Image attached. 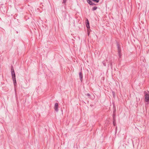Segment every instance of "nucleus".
Returning a JSON list of instances; mask_svg holds the SVG:
<instances>
[{"label": "nucleus", "instance_id": "3", "mask_svg": "<svg viewBox=\"0 0 149 149\" xmlns=\"http://www.w3.org/2000/svg\"><path fill=\"white\" fill-rule=\"evenodd\" d=\"M58 104L57 103H56L55 104L54 109L55 111L57 112L58 111Z\"/></svg>", "mask_w": 149, "mask_h": 149}, {"label": "nucleus", "instance_id": "18", "mask_svg": "<svg viewBox=\"0 0 149 149\" xmlns=\"http://www.w3.org/2000/svg\"><path fill=\"white\" fill-rule=\"evenodd\" d=\"M112 93L113 95V96L114 97H115V93H114V92L113 91L112 92Z\"/></svg>", "mask_w": 149, "mask_h": 149}, {"label": "nucleus", "instance_id": "14", "mask_svg": "<svg viewBox=\"0 0 149 149\" xmlns=\"http://www.w3.org/2000/svg\"><path fill=\"white\" fill-rule=\"evenodd\" d=\"M113 123L114 126H115L116 125V121H113Z\"/></svg>", "mask_w": 149, "mask_h": 149}, {"label": "nucleus", "instance_id": "6", "mask_svg": "<svg viewBox=\"0 0 149 149\" xmlns=\"http://www.w3.org/2000/svg\"><path fill=\"white\" fill-rule=\"evenodd\" d=\"M91 0H86L88 3L90 4V5H95L96 4H95L93 3L91 1Z\"/></svg>", "mask_w": 149, "mask_h": 149}, {"label": "nucleus", "instance_id": "9", "mask_svg": "<svg viewBox=\"0 0 149 149\" xmlns=\"http://www.w3.org/2000/svg\"><path fill=\"white\" fill-rule=\"evenodd\" d=\"M107 60H104L102 62V63L104 66H106V62L107 61Z\"/></svg>", "mask_w": 149, "mask_h": 149}, {"label": "nucleus", "instance_id": "10", "mask_svg": "<svg viewBox=\"0 0 149 149\" xmlns=\"http://www.w3.org/2000/svg\"><path fill=\"white\" fill-rule=\"evenodd\" d=\"M97 7H96V6L94 7L92 9V10H93V11L95 10H96L97 9Z\"/></svg>", "mask_w": 149, "mask_h": 149}, {"label": "nucleus", "instance_id": "20", "mask_svg": "<svg viewBox=\"0 0 149 149\" xmlns=\"http://www.w3.org/2000/svg\"><path fill=\"white\" fill-rule=\"evenodd\" d=\"M87 96H88L89 97H90V95L89 93H87Z\"/></svg>", "mask_w": 149, "mask_h": 149}, {"label": "nucleus", "instance_id": "11", "mask_svg": "<svg viewBox=\"0 0 149 149\" xmlns=\"http://www.w3.org/2000/svg\"><path fill=\"white\" fill-rule=\"evenodd\" d=\"M14 84V85L15 86L16 85L17 83H16V79L15 80H13Z\"/></svg>", "mask_w": 149, "mask_h": 149}, {"label": "nucleus", "instance_id": "15", "mask_svg": "<svg viewBox=\"0 0 149 149\" xmlns=\"http://www.w3.org/2000/svg\"><path fill=\"white\" fill-rule=\"evenodd\" d=\"M113 121H116V117H113Z\"/></svg>", "mask_w": 149, "mask_h": 149}, {"label": "nucleus", "instance_id": "7", "mask_svg": "<svg viewBox=\"0 0 149 149\" xmlns=\"http://www.w3.org/2000/svg\"><path fill=\"white\" fill-rule=\"evenodd\" d=\"M13 80L16 79L15 74H12Z\"/></svg>", "mask_w": 149, "mask_h": 149}, {"label": "nucleus", "instance_id": "12", "mask_svg": "<svg viewBox=\"0 0 149 149\" xmlns=\"http://www.w3.org/2000/svg\"><path fill=\"white\" fill-rule=\"evenodd\" d=\"M116 112V109L115 107L114 106H113V113H115Z\"/></svg>", "mask_w": 149, "mask_h": 149}, {"label": "nucleus", "instance_id": "13", "mask_svg": "<svg viewBox=\"0 0 149 149\" xmlns=\"http://www.w3.org/2000/svg\"><path fill=\"white\" fill-rule=\"evenodd\" d=\"M11 72H13V71H14L13 67L12 66L11 67Z\"/></svg>", "mask_w": 149, "mask_h": 149}, {"label": "nucleus", "instance_id": "21", "mask_svg": "<svg viewBox=\"0 0 149 149\" xmlns=\"http://www.w3.org/2000/svg\"><path fill=\"white\" fill-rule=\"evenodd\" d=\"M15 74L14 70L13 71V72H11V74Z\"/></svg>", "mask_w": 149, "mask_h": 149}, {"label": "nucleus", "instance_id": "17", "mask_svg": "<svg viewBox=\"0 0 149 149\" xmlns=\"http://www.w3.org/2000/svg\"><path fill=\"white\" fill-rule=\"evenodd\" d=\"M66 1H67V0H63V3H66Z\"/></svg>", "mask_w": 149, "mask_h": 149}, {"label": "nucleus", "instance_id": "1", "mask_svg": "<svg viewBox=\"0 0 149 149\" xmlns=\"http://www.w3.org/2000/svg\"><path fill=\"white\" fill-rule=\"evenodd\" d=\"M117 46L118 48V55L119 56V58H120L121 57V56H122L121 54V49L120 47V45L118 43H117Z\"/></svg>", "mask_w": 149, "mask_h": 149}, {"label": "nucleus", "instance_id": "5", "mask_svg": "<svg viewBox=\"0 0 149 149\" xmlns=\"http://www.w3.org/2000/svg\"><path fill=\"white\" fill-rule=\"evenodd\" d=\"M86 26L87 29H90L89 23L88 19H87L86 20Z\"/></svg>", "mask_w": 149, "mask_h": 149}, {"label": "nucleus", "instance_id": "8", "mask_svg": "<svg viewBox=\"0 0 149 149\" xmlns=\"http://www.w3.org/2000/svg\"><path fill=\"white\" fill-rule=\"evenodd\" d=\"M67 14L65 13H64V16H63V18L64 20H65L66 19Z\"/></svg>", "mask_w": 149, "mask_h": 149}, {"label": "nucleus", "instance_id": "2", "mask_svg": "<svg viewBox=\"0 0 149 149\" xmlns=\"http://www.w3.org/2000/svg\"><path fill=\"white\" fill-rule=\"evenodd\" d=\"M144 93H145V100L146 102H149V94L146 93V91H144Z\"/></svg>", "mask_w": 149, "mask_h": 149}, {"label": "nucleus", "instance_id": "19", "mask_svg": "<svg viewBox=\"0 0 149 149\" xmlns=\"http://www.w3.org/2000/svg\"><path fill=\"white\" fill-rule=\"evenodd\" d=\"M113 117H116V114H115V113H113Z\"/></svg>", "mask_w": 149, "mask_h": 149}, {"label": "nucleus", "instance_id": "16", "mask_svg": "<svg viewBox=\"0 0 149 149\" xmlns=\"http://www.w3.org/2000/svg\"><path fill=\"white\" fill-rule=\"evenodd\" d=\"M87 29V31H88V36H89L90 32L89 31V29Z\"/></svg>", "mask_w": 149, "mask_h": 149}, {"label": "nucleus", "instance_id": "4", "mask_svg": "<svg viewBox=\"0 0 149 149\" xmlns=\"http://www.w3.org/2000/svg\"><path fill=\"white\" fill-rule=\"evenodd\" d=\"M79 79H80L81 82L82 81L83 78V74L81 72H80L79 73Z\"/></svg>", "mask_w": 149, "mask_h": 149}]
</instances>
